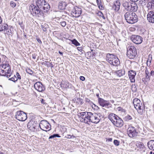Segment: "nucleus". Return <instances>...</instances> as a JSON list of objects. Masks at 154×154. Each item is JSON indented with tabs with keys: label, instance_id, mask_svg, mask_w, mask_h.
<instances>
[{
	"label": "nucleus",
	"instance_id": "nucleus-44",
	"mask_svg": "<svg viewBox=\"0 0 154 154\" xmlns=\"http://www.w3.org/2000/svg\"><path fill=\"white\" fill-rule=\"evenodd\" d=\"M16 75L17 79V80L18 79H21V76L20 75L19 73L18 72H17L16 73Z\"/></svg>",
	"mask_w": 154,
	"mask_h": 154
},
{
	"label": "nucleus",
	"instance_id": "nucleus-58",
	"mask_svg": "<svg viewBox=\"0 0 154 154\" xmlns=\"http://www.w3.org/2000/svg\"><path fill=\"white\" fill-rule=\"evenodd\" d=\"M96 96L98 98V99L99 98H100L99 97V94H96Z\"/></svg>",
	"mask_w": 154,
	"mask_h": 154
},
{
	"label": "nucleus",
	"instance_id": "nucleus-20",
	"mask_svg": "<svg viewBox=\"0 0 154 154\" xmlns=\"http://www.w3.org/2000/svg\"><path fill=\"white\" fill-rule=\"evenodd\" d=\"M147 19L149 22L154 23V11H150L149 12L147 15Z\"/></svg>",
	"mask_w": 154,
	"mask_h": 154
},
{
	"label": "nucleus",
	"instance_id": "nucleus-25",
	"mask_svg": "<svg viewBox=\"0 0 154 154\" xmlns=\"http://www.w3.org/2000/svg\"><path fill=\"white\" fill-rule=\"evenodd\" d=\"M147 146L149 149L154 150V140H151L147 143Z\"/></svg>",
	"mask_w": 154,
	"mask_h": 154
},
{
	"label": "nucleus",
	"instance_id": "nucleus-39",
	"mask_svg": "<svg viewBox=\"0 0 154 154\" xmlns=\"http://www.w3.org/2000/svg\"><path fill=\"white\" fill-rule=\"evenodd\" d=\"M10 5L13 8H14L15 7L16 5V3L12 1L10 2Z\"/></svg>",
	"mask_w": 154,
	"mask_h": 154
},
{
	"label": "nucleus",
	"instance_id": "nucleus-14",
	"mask_svg": "<svg viewBox=\"0 0 154 154\" xmlns=\"http://www.w3.org/2000/svg\"><path fill=\"white\" fill-rule=\"evenodd\" d=\"M131 40L137 44H141L143 41V38L139 35H133L131 37Z\"/></svg>",
	"mask_w": 154,
	"mask_h": 154
},
{
	"label": "nucleus",
	"instance_id": "nucleus-48",
	"mask_svg": "<svg viewBox=\"0 0 154 154\" xmlns=\"http://www.w3.org/2000/svg\"><path fill=\"white\" fill-rule=\"evenodd\" d=\"M117 109L118 111H121L122 112H124L125 111V110L121 107H118L117 108Z\"/></svg>",
	"mask_w": 154,
	"mask_h": 154
},
{
	"label": "nucleus",
	"instance_id": "nucleus-53",
	"mask_svg": "<svg viewBox=\"0 0 154 154\" xmlns=\"http://www.w3.org/2000/svg\"><path fill=\"white\" fill-rule=\"evenodd\" d=\"M40 101H41V102L42 103H44L45 100H44L43 99H42L40 100Z\"/></svg>",
	"mask_w": 154,
	"mask_h": 154
},
{
	"label": "nucleus",
	"instance_id": "nucleus-40",
	"mask_svg": "<svg viewBox=\"0 0 154 154\" xmlns=\"http://www.w3.org/2000/svg\"><path fill=\"white\" fill-rule=\"evenodd\" d=\"M152 60V57H151L150 59H148L147 60V63H146L147 66H150V65L151 64V61Z\"/></svg>",
	"mask_w": 154,
	"mask_h": 154
},
{
	"label": "nucleus",
	"instance_id": "nucleus-60",
	"mask_svg": "<svg viewBox=\"0 0 154 154\" xmlns=\"http://www.w3.org/2000/svg\"><path fill=\"white\" fill-rule=\"evenodd\" d=\"M144 68V66H142L141 67V69H143Z\"/></svg>",
	"mask_w": 154,
	"mask_h": 154
},
{
	"label": "nucleus",
	"instance_id": "nucleus-41",
	"mask_svg": "<svg viewBox=\"0 0 154 154\" xmlns=\"http://www.w3.org/2000/svg\"><path fill=\"white\" fill-rule=\"evenodd\" d=\"M148 5H151V8H152V6L154 7V0H152L150 2H149L148 3Z\"/></svg>",
	"mask_w": 154,
	"mask_h": 154
},
{
	"label": "nucleus",
	"instance_id": "nucleus-38",
	"mask_svg": "<svg viewBox=\"0 0 154 154\" xmlns=\"http://www.w3.org/2000/svg\"><path fill=\"white\" fill-rule=\"evenodd\" d=\"M72 134H73L75 136H76L78 132V131L77 130L74 129H73L72 130Z\"/></svg>",
	"mask_w": 154,
	"mask_h": 154
},
{
	"label": "nucleus",
	"instance_id": "nucleus-55",
	"mask_svg": "<svg viewBox=\"0 0 154 154\" xmlns=\"http://www.w3.org/2000/svg\"><path fill=\"white\" fill-rule=\"evenodd\" d=\"M108 140L109 141L111 142L112 140V138H109L108 139Z\"/></svg>",
	"mask_w": 154,
	"mask_h": 154
},
{
	"label": "nucleus",
	"instance_id": "nucleus-8",
	"mask_svg": "<svg viewBox=\"0 0 154 154\" xmlns=\"http://www.w3.org/2000/svg\"><path fill=\"white\" fill-rule=\"evenodd\" d=\"M137 54L135 48L133 46H129L127 48V55L130 59H133Z\"/></svg>",
	"mask_w": 154,
	"mask_h": 154
},
{
	"label": "nucleus",
	"instance_id": "nucleus-49",
	"mask_svg": "<svg viewBox=\"0 0 154 154\" xmlns=\"http://www.w3.org/2000/svg\"><path fill=\"white\" fill-rule=\"evenodd\" d=\"M80 79L82 81H84L85 79V78L83 76H80Z\"/></svg>",
	"mask_w": 154,
	"mask_h": 154
},
{
	"label": "nucleus",
	"instance_id": "nucleus-9",
	"mask_svg": "<svg viewBox=\"0 0 154 154\" xmlns=\"http://www.w3.org/2000/svg\"><path fill=\"white\" fill-rule=\"evenodd\" d=\"M145 77L142 79V81L144 82H149L150 79V76H154V71L151 70L150 68L148 69L147 67H146L145 70Z\"/></svg>",
	"mask_w": 154,
	"mask_h": 154
},
{
	"label": "nucleus",
	"instance_id": "nucleus-36",
	"mask_svg": "<svg viewBox=\"0 0 154 154\" xmlns=\"http://www.w3.org/2000/svg\"><path fill=\"white\" fill-rule=\"evenodd\" d=\"M76 137V136H74V135L73 134H72V135H67L66 136H65V137L68 139H70L72 137L73 138H75Z\"/></svg>",
	"mask_w": 154,
	"mask_h": 154
},
{
	"label": "nucleus",
	"instance_id": "nucleus-64",
	"mask_svg": "<svg viewBox=\"0 0 154 154\" xmlns=\"http://www.w3.org/2000/svg\"><path fill=\"white\" fill-rule=\"evenodd\" d=\"M91 52H92L93 51V49H91Z\"/></svg>",
	"mask_w": 154,
	"mask_h": 154
},
{
	"label": "nucleus",
	"instance_id": "nucleus-28",
	"mask_svg": "<svg viewBox=\"0 0 154 154\" xmlns=\"http://www.w3.org/2000/svg\"><path fill=\"white\" fill-rule=\"evenodd\" d=\"M136 146L137 147L140 149L143 148L144 147L143 143L137 141L136 142Z\"/></svg>",
	"mask_w": 154,
	"mask_h": 154
},
{
	"label": "nucleus",
	"instance_id": "nucleus-45",
	"mask_svg": "<svg viewBox=\"0 0 154 154\" xmlns=\"http://www.w3.org/2000/svg\"><path fill=\"white\" fill-rule=\"evenodd\" d=\"M19 24L20 26L22 29H23L24 28V26L23 24V22H19L18 23Z\"/></svg>",
	"mask_w": 154,
	"mask_h": 154
},
{
	"label": "nucleus",
	"instance_id": "nucleus-62",
	"mask_svg": "<svg viewBox=\"0 0 154 154\" xmlns=\"http://www.w3.org/2000/svg\"><path fill=\"white\" fill-rule=\"evenodd\" d=\"M0 154H4V153H2V152H0Z\"/></svg>",
	"mask_w": 154,
	"mask_h": 154
},
{
	"label": "nucleus",
	"instance_id": "nucleus-43",
	"mask_svg": "<svg viewBox=\"0 0 154 154\" xmlns=\"http://www.w3.org/2000/svg\"><path fill=\"white\" fill-rule=\"evenodd\" d=\"M60 23L62 26L64 27L66 25V22L64 21H61L60 22Z\"/></svg>",
	"mask_w": 154,
	"mask_h": 154
},
{
	"label": "nucleus",
	"instance_id": "nucleus-26",
	"mask_svg": "<svg viewBox=\"0 0 154 154\" xmlns=\"http://www.w3.org/2000/svg\"><path fill=\"white\" fill-rule=\"evenodd\" d=\"M125 71L124 69H121L117 71L116 72V75L119 77H121L125 74Z\"/></svg>",
	"mask_w": 154,
	"mask_h": 154
},
{
	"label": "nucleus",
	"instance_id": "nucleus-50",
	"mask_svg": "<svg viewBox=\"0 0 154 154\" xmlns=\"http://www.w3.org/2000/svg\"><path fill=\"white\" fill-rule=\"evenodd\" d=\"M36 40L40 44H41L42 43V41H41L40 39L39 38H36Z\"/></svg>",
	"mask_w": 154,
	"mask_h": 154
},
{
	"label": "nucleus",
	"instance_id": "nucleus-15",
	"mask_svg": "<svg viewBox=\"0 0 154 154\" xmlns=\"http://www.w3.org/2000/svg\"><path fill=\"white\" fill-rule=\"evenodd\" d=\"M91 122L97 124L98 123L100 120V116L96 113H93L90 112Z\"/></svg>",
	"mask_w": 154,
	"mask_h": 154
},
{
	"label": "nucleus",
	"instance_id": "nucleus-16",
	"mask_svg": "<svg viewBox=\"0 0 154 154\" xmlns=\"http://www.w3.org/2000/svg\"><path fill=\"white\" fill-rule=\"evenodd\" d=\"M4 31V33L8 35H11L12 33L10 29L8 28V25L4 23L0 25V31Z\"/></svg>",
	"mask_w": 154,
	"mask_h": 154
},
{
	"label": "nucleus",
	"instance_id": "nucleus-33",
	"mask_svg": "<svg viewBox=\"0 0 154 154\" xmlns=\"http://www.w3.org/2000/svg\"><path fill=\"white\" fill-rule=\"evenodd\" d=\"M131 89L133 92H135L137 91V89L135 84H133L132 85Z\"/></svg>",
	"mask_w": 154,
	"mask_h": 154
},
{
	"label": "nucleus",
	"instance_id": "nucleus-19",
	"mask_svg": "<svg viewBox=\"0 0 154 154\" xmlns=\"http://www.w3.org/2000/svg\"><path fill=\"white\" fill-rule=\"evenodd\" d=\"M98 101L100 105L103 107L108 108L110 104L108 101L105 100L102 98H98Z\"/></svg>",
	"mask_w": 154,
	"mask_h": 154
},
{
	"label": "nucleus",
	"instance_id": "nucleus-31",
	"mask_svg": "<svg viewBox=\"0 0 154 154\" xmlns=\"http://www.w3.org/2000/svg\"><path fill=\"white\" fill-rule=\"evenodd\" d=\"M70 40L72 43L75 45L76 46H79L80 45V44L78 42V41L75 39H74L72 40Z\"/></svg>",
	"mask_w": 154,
	"mask_h": 154
},
{
	"label": "nucleus",
	"instance_id": "nucleus-17",
	"mask_svg": "<svg viewBox=\"0 0 154 154\" xmlns=\"http://www.w3.org/2000/svg\"><path fill=\"white\" fill-rule=\"evenodd\" d=\"M34 86L35 88L39 92H42L45 90V87L40 82L35 83Z\"/></svg>",
	"mask_w": 154,
	"mask_h": 154
},
{
	"label": "nucleus",
	"instance_id": "nucleus-35",
	"mask_svg": "<svg viewBox=\"0 0 154 154\" xmlns=\"http://www.w3.org/2000/svg\"><path fill=\"white\" fill-rule=\"evenodd\" d=\"M124 119L126 121H128L132 119V117L129 115H128L126 116L124 118Z\"/></svg>",
	"mask_w": 154,
	"mask_h": 154
},
{
	"label": "nucleus",
	"instance_id": "nucleus-11",
	"mask_svg": "<svg viewBox=\"0 0 154 154\" xmlns=\"http://www.w3.org/2000/svg\"><path fill=\"white\" fill-rule=\"evenodd\" d=\"M16 117L19 121H24L27 119L26 114L22 111H17L16 113Z\"/></svg>",
	"mask_w": 154,
	"mask_h": 154
},
{
	"label": "nucleus",
	"instance_id": "nucleus-32",
	"mask_svg": "<svg viewBox=\"0 0 154 154\" xmlns=\"http://www.w3.org/2000/svg\"><path fill=\"white\" fill-rule=\"evenodd\" d=\"M56 137H60V136L58 134H54L49 136V139H51Z\"/></svg>",
	"mask_w": 154,
	"mask_h": 154
},
{
	"label": "nucleus",
	"instance_id": "nucleus-2",
	"mask_svg": "<svg viewBox=\"0 0 154 154\" xmlns=\"http://www.w3.org/2000/svg\"><path fill=\"white\" fill-rule=\"evenodd\" d=\"M108 118L117 127H121L123 125V121L122 119L113 113H110L108 116Z\"/></svg>",
	"mask_w": 154,
	"mask_h": 154
},
{
	"label": "nucleus",
	"instance_id": "nucleus-4",
	"mask_svg": "<svg viewBox=\"0 0 154 154\" xmlns=\"http://www.w3.org/2000/svg\"><path fill=\"white\" fill-rule=\"evenodd\" d=\"M124 17L127 22L129 23H134L137 21V16L134 12H127L125 14Z\"/></svg>",
	"mask_w": 154,
	"mask_h": 154
},
{
	"label": "nucleus",
	"instance_id": "nucleus-7",
	"mask_svg": "<svg viewBox=\"0 0 154 154\" xmlns=\"http://www.w3.org/2000/svg\"><path fill=\"white\" fill-rule=\"evenodd\" d=\"M134 106L138 111L141 113L145 109L144 105L142 104L140 100L138 98H134L133 101Z\"/></svg>",
	"mask_w": 154,
	"mask_h": 154
},
{
	"label": "nucleus",
	"instance_id": "nucleus-34",
	"mask_svg": "<svg viewBox=\"0 0 154 154\" xmlns=\"http://www.w3.org/2000/svg\"><path fill=\"white\" fill-rule=\"evenodd\" d=\"M8 79L9 80L12 81L14 82L17 81V77L15 75H14V77L9 79Z\"/></svg>",
	"mask_w": 154,
	"mask_h": 154
},
{
	"label": "nucleus",
	"instance_id": "nucleus-21",
	"mask_svg": "<svg viewBox=\"0 0 154 154\" xmlns=\"http://www.w3.org/2000/svg\"><path fill=\"white\" fill-rule=\"evenodd\" d=\"M128 75L131 82H135V77L136 75V72L133 70L128 71Z\"/></svg>",
	"mask_w": 154,
	"mask_h": 154
},
{
	"label": "nucleus",
	"instance_id": "nucleus-6",
	"mask_svg": "<svg viewBox=\"0 0 154 154\" xmlns=\"http://www.w3.org/2000/svg\"><path fill=\"white\" fill-rule=\"evenodd\" d=\"M78 116L82 122L89 124L91 122L90 112H83L78 113Z\"/></svg>",
	"mask_w": 154,
	"mask_h": 154
},
{
	"label": "nucleus",
	"instance_id": "nucleus-46",
	"mask_svg": "<svg viewBox=\"0 0 154 154\" xmlns=\"http://www.w3.org/2000/svg\"><path fill=\"white\" fill-rule=\"evenodd\" d=\"M46 65L48 67H51V68L53 67L54 66L53 65L52 63V62L50 63L49 64H46Z\"/></svg>",
	"mask_w": 154,
	"mask_h": 154
},
{
	"label": "nucleus",
	"instance_id": "nucleus-61",
	"mask_svg": "<svg viewBox=\"0 0 154 154\" xmlns=\"http://www.w3.org/2000/svg\"><path fill=\"white\" fill-rule=\"evenodd\" d=\"M87 101L88 102H89L90 101V100L89 99H88V100H87Z\"/></svg>",
	"mask_w": 154,
	"mask_h": 154
},
{
	"label": "nucleus",
	"instance_id": "nucleus-23",
	"mask_svg": "<svg viewBox=\"0 0 154 154\" xmlns=\"http://www.w3.org/2000/svg\"><path fill=\"white\" fill-rule=\"evenodd\" d=\"M137 6L135 3H131L130 12L134 11L135 12L137 11Z\"/></svg>",
	"mask_w": 154,
	"mask_h": 154
},
{
	"label": "nucleus",
	"instance_id": "nucleus-30",
	"mask_svg": "<svg viewBox=\"0 0 154 154\" xmlns=\"http://www.w3.org/2000/svg\"><path fill=\"white\" fill-rule=\"evenodd\" d=\"M96 2L99 8L101 10H103V6L101 4V0H96Z\"/></svg>",
	"mask_w": 154,
	"mask_h": 154
},
{
	"label": "nucleus",
	"instance_id": "nucleus-51",
	"mask_svg": "<svg viewBox=\"0 0 154 154\" xmlns=\"http://www.w3.org/2000/svg\"><path fill=\"white\" fill-rule=\"evenodd\" d=\"M37 55L36 54H32V57L33 59H35L36 58V57L37 56Z\"/></svg>",
	"mask_w": 154,
	"mask_h": 154
},
{
	"label": "nucleus",
	"instance_id": "nucleus-56",
	"mask_svg": "<svg viewBox=\"0 0 154 154\" xmlns=\"http://www.w3.org/2000/svg\"><path fill=\"white\" fill-rule=\"evenodd\" d=\"M59 53L60 55H61L63 56V52L60 51H59Z\"/></svg>",
	"mask_w": 154,
	"mask_h": 154
},
{
	"label": "nucleus",
	"instance_id": "nucleus-1",
	"mask_svg": "<svg viewBox=\"0 0 154 154\" xmlns=\"http://www.w3.org/2000/svg\"><path fill=\"white\" fill-rule=\"evenodd\" d=\"M36 4V6L32 5L29 7L31 14L34 16L43 15L44 13H47L50 8V5L45 0H38Z\"/></svg>",
	"mask_w": 154,
	"mask_h": 154
},
{
	"label": "nucleus",
	"instance_id": "nucleus-52",
	"mask_svg": "<svg viewBox=\"0 0 154 154\" xmlns=\"http://www.w3.org/2000/svg\"><path fill=\"white\" fill-rule=\"evenodd\" d=\"M95 53L94 52H91V53L90 54V57H93V56L95 55Z\"/></svg>",
	"mask_w": 154,
	"mask_h": 154
},
{
	"label": "nucleus",
	"instance_id": "nucleus-24",
	"mask_svg": "<svg viewBox=\"0 0 154 154\" xmlns=\"http://www.w3.org/2000/svg\"><path fill=\"white\" fill-rule=\"evenodd\" d=\"M131 5V3L130 2H125L123 3L122 5L126 10L129 11Z\"/></svg>",
	"mask_w": 154,
	"mask_h": 154
},
{
	"label": "nucleus",
	"instance_id": "nucleus-5",
	"mask_svg": "<svg viewBox=\"0 0 154 154\" xmlns=\"http://www.w3.org/2000/svg\"><path fill=\"white\" fill-rule=\"evenodd\" d=\"M106 60L111 65L117 66L120 63L118 58L113 54H108L106 56Z\"/></svg>",
	"mask_w": 154,
	"mask_h": 154
},
{
	"label": "nucleus",
	"instance_id": "nucleus-27",
	"mask_svg": "<svg viewBox=\"0 0 154 154\" xmlns=\"http://www.w3.org/2000/svg\"><path fill=\"white\" fill-rule=\"evenodd\" d=\"M75 103L78 104H82L83 102V100L82 98L79 97H75L73 100Z\"/></svg>",
	"mask_w": 154,
	"mask_h": 154
},
{
	"label": "nucleus",
	"instance_id": "nucleus-29",
	"mask_svg": "<svg viewBox=\"0 0 154 154\" xmlns=\"http://www.w3.org/2000/svg\"><path fill=\"white\" fill-rule=\"evenodd\" d=\"M115 6V11H117L119 10L120 9V3L119 1H116V3L114 5Z\"/></svg>",
	"mask_w": 154,
	"mask_h": 154
},
{
	"label": "nucleus",
	"instance_id": "nucleus-47",
	"mask_svg": "<svg viewBox=\"0 0 154 154\" xmlns=\"http://www.w3.org/2000/svg\"><path fill=\"white\" fill-rule=\"evenodd\" d=\"M41 27H42L43 30L44 32H45L47 31L46 28L45 27V26L43 25H41Z\"/></svg>",
	"mask_w": 154,
	"mask_h": 154
},
{
	"label": "nucleus",
	"instance_id": "nucleus-18",
	"mask_svg": "<svg viewBox=\"0 0 154 154\" xmlns=\"http://www.w3.org/2000/svg\"><path fill=\"white\" fill-rule=\"evenodd\" d=\"M81 8L76 7L74 8L73 9L71 12V14L73 17H77L80 16L81 14Z\"/></svg>",
	"mask_w": 154,
	"mask_h": 154
},
{
	"label": "nucleus",
	"instance_id": "nucleus-63",
	"mask_svg": "<svg viewBox=\"0 0 154 154\" xmlns=\"http://www.w3.org/2000/svg\"><path fill=\"white\" fill-rule=\"evenodd\" d=\"M152 151L150 152V154H152Z\"/></svg>",
	"mask_w": 154,
	"mask_h": 154
},
{
	"label": "nucleus",
	"instance_id": "nucleus-22",
	"mask_svg": "<svg viewBox=\"0 0 154 154\" xmlns=\"http://www.w3.org/2000/svg\"><path fill=\"white\" fill-rule=\"evenodd\" d=\"M67 5L64 2H60L58 5V8L60 10H64L65 9Z\"/></svg>",
	"mask_w": 154,
	"mask_h": 154
},
{
	"label": "nucleus",
	"instance_id": "nucleus-10",
	"mask_svg": "<svg viewBox=\"0 0 154 154\" xmlns=\"http://www.w3.org/2000/svg\"><path fill=\"white\" fill-rule=\"evenodd\" d=\"M39 126L41 129L46 132L49 131L51 129V125L46 120H42L40 122Z\"/></svg>",
	"mask_w": 154,
	"mask_h": 154
},
{
	"label": "nucleus",
	"instance_id": "nucleus-3",
	"mask_svg": "<svg viewBox=\"0 0 154 154\" xmlns=\"http://www.w3.org/2000/svg\"><path fill=\"white\" fill-rule=\"evenodd\" d=\"M11 71L10 66L8 63H4L0 66V75L9 78L11 75Z\"/></svg>",
	"mask_w": 154,
	"mask_h": 154
},
{
	"label": "nucleus",
	"instance_id": "nucleus-57",
	"mask_svg": "<svg viewBox=\"0 0 154 154\" xmlns=\"http://www.w3.org/2000/svg\"><path fill=\"white\" fill-rule=\"evenodd\" d=\"M130 0L132 2H137L139 0Z\"/></svg>",
	"mask_w": 154,
	"mask_h": 154
},
{
	"label": "nucleus",
	"instance_id": "nucleus-37",
	"mask_svg": "<svg viewBox=\"0 0 154 154\" xmlns=\"http://www.w3.org/2000/svg\"><path fill=\"white\" fill-rule=\"evenodd\" d=\"M113 143L115 145L117 146L119 145L120 142L117 140H115L113 141Z\"/></svg>",
	"mask_w": 154,
	"mask_h": 154
},
{
	"label": "nucleus",
	"instance_id": "nucleus-59",
	"mask_svg": "<svg viewBox=\"0 0 154 154\" xmlns=\"http://www.w3.org/2000/svg\"><path fill=\"white\" fill-rule=\"evenodd\" d=\"M142 1L143 2H145L146 1V0H142Z\"/></svg>",
	"mask_w": 154,
	"mask_h": 154
},
{
	"label": "nucleus",
	"instance_id": "nucleus-42",
	"mask_svg": "<svg viewBox=\"0 0 154 154\" xmlns=\"http://www.w3.org/2000/svg\"><path fill=\"white\" fill-rule=\"evenodd\" d=\"M77 49L79 51L81 52L82 54H83V52H85V51L83 50V48L82 47H78Z\"/></svg>",
	"mask_w": 154,
	"mask_h": 154
},
{
	"label": "nucleus",
	"instance_id": "nucleus-12",
	"mask_svg": "<svg viewBox=\"0 0 154 154\" xmlns=\"http://www.w3.org/2000/svg\"><path fill=\"white\" fill-rule=\"evenodd\" d=\"M38 124L37 121H32L29 122L28 123L27 127L30 131H35L37 130V127H38Z\"/></svg>",
	"mask_w": 154,
	"mask_h": 154
},
{
	"label": "nucleus",
	"instance_id": "nucleus-54",
	"mask_svg": "<svg viewBox=\"0 0 154 154\" xmlns=\"http://www.w3.org/2000/svg\"><path fill=\"white\" fill-rule=\"evenodd\" d=\"M91 52H90V51H88L87 52V54L88 55V57H90V54H91Z\"/></svg>",
	"mask_w": 154,
	"mask_h": 154
},
{
	"label": "nucleus",
	"instance_id": "nucleus-13",
	"mask_svg": "<svg viewBox=\"0 0 154 154\" xmlns=\"http://www.w3.org/2000/svg\"><path fill=\"white\" fill-rule=\"evenodd\" d=\"M127 134L130 137H133L137 135L138 133L134 127H129L127 130Z\"/></svg>",
	"mask_w": 154,
	"mask_h": 154
}]
</instances>
